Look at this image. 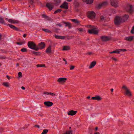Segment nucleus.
Wrapping results in <instances>:
<instances>
[{"label":"nucleus","instance_id":"1","mask_svg":"<svg viewBox=\"0 0 134 134\" xmlns=\"http://www.w3.org/2000/svg\"><path fill=\"white\" fill-rule=\"evenodd\" d=\"M27 46L30 49L36 51V45L34 42L29 41L28 42Z\"/></svg>","mask_w":134,"mask_h":134},{"label":"nucleus","instance_id":"2","mask_svg":"<svg viewBox=\"0 0 134 134\" xmlns=\"http://www.w3.org/2000/svg\"><path fill=\"white\" fill-rule=\"evenodd\" d=\"M122 88L125 90L124 94L126 96L128 97H131L132 95L131 92L128 88L125 86L123 85L122 87Z\"/></svg>","mask_w":134,"mask_h":134},{"label":"nucleus","instance_id":"3","mask_svg":"<svg viewBox=\"0 0 134 134\" xmlns=\"http://www.w3.org/2000/svg\"><path fill=\"white\" fill-rule=\"evenodd\" d=\"M123 22L122 20V17L120 16H116L115 18L114 23L116 25H120L121 23Z\"/></svg>","mask_w":134,"mask_h":134},{"label":"nucleus","instance_id":"4","mask_svg":"<svg viewBox=\"0 0 134 134\" xmlns=\"http://www.w3.org/2000/svg\"><path fill=\"white\" fill-rule=\"evenodd\" d=\"M45 46V43L43 42H41L39 43L37 46H36V49H37L36 51L38 50L39 49H43L44 48Z\"/></svg>","mask_w":134,"mask_h":134},{"label":"nucleus","instance_id":"5","mask_svg":"<svg viewBox=\"0 0 134 134\" xmlns=\"http://www.w3.org/2000/svg\"><path fill=\"white\" fill-rule=\"evenodd\" d=\"M96 14L93 11H89L87 12V16L90 19L94 18Z\"/></svg>","mask_w":134,"mask_h":134},{"label":"nucleus","instance_id":"6","mask_svg":"<svg viewBox=\"0 0 134 134\" xmlns=\"http://www.w3.org/2000/svg\"><path fill=\"white\" fill-rule=\"evenodd\" d=\"M110 3L111 5L115 8L118 6V4L117 0H110Z\"/></svg>","mask_w":134,"mask_h":134},{"label":"nucleus","instance_id":"7","mask_svg":"<svg viewBox=\"0 0 134 134\" xmlns=\"http://www.w3.org/2000/svg\"><path fill=\"white\" fill-rule=\"evenodd\" d=\"M67 78H65L61 77L59 78L57 80V81L60 84L64 83L66 81Z\"/></svg>","mask_w":134,"mask_h":134},{"label":"nucleus","instance_id":"8","mask_svg":"<svg viewBox=\"0 0 134 134\" xmlns=\"http://www.w3.org/2000/svg\"><path fill=\"white\" fill-rule=\"evenodd\" d=\"M88 32L90 34H97L98 33V31L96 30L95 28H93L91 30H88Z\"/></svg>","mask_w":134,"mask_h":134},{"label":"nucleus","instance_id":"9","mask_svg":"<svg viewBox=\"0 0 134 134\" xmlns=\"http://www.w3.org/2000/svg\"><path fill=\"white\" fill-rule=\"evenodd\" d=\"M46 7L49 9V10H51L54 7V6L51 3H47L46 5Z\"/></svg>","mask_w":134,"mask_h":134},{"label":"nucleus","instance_id":"10","mask_svg":"<svg viewBox=\"0 0 134 134\" xmlns=\"http://www.w3.org/2000/svg\"><path fill=\"white\" fill-rule=\"evenodd\" d=\"M60 7L62 8L67 9L68 8V3L66 2H64L63 4L60 6Z\"/></svg>","mask_w":134,"mask_h":134},{"label":"nucleus","instance_id":"11","mask_svg":"<svg viewBox=\"0 0 134 134\" xmlns=\"http://www.w3.org/2000/svg\"><path fill=\"white\" fill-rule=\"evenodd\" d=\"M6 20L8 21L9 22L12 23H18V21L17 20H15L11 19H8V18H5Z\"/></svg>","mask_w":134,"mask_h":134},{"label":"nucleus","instance_id":"12","mask_svg":"<svg viewBox=\"0 0 134 134\" xmlns=\"http://www.w3.org/2000/svg\"><path fill=\"white\" fill-rule=\"evenodd\" d=\"M44 104L45 106L48 107H49L53 105V103L52 102L50 101H46L44 103Z\"/></svg>","mask_w":134,"mask_h":134},{"label":"nucleus","instance_id":"13","mask_svg":"<svg viewBox=\"0 0 134 134\" xmlns=\"http://www.w3.org/2000/svg\"><path fill=\"white\" fill-rule=\"evenodd\" d=\"M101 38L103 41H106L110 39V37L108 36H102L101 37Z\"/></svg>","mask_w":134,"mask_h":134},{"label":"nucleus","instance_id":"14","mask_svg":"<svg viewBox=\"0 0 134 134\" xmlns=\"http://www.w3.org/2000/svg\"><path fill=\"white\" fill-rule=\"evenodd\" d=\"M92 99L93 100H96L97 101H100L102 100V98L100 96H96L95 97H92Z\"/></svg>","mask_w":134,"mask_h":134},{"label":"nucleus","instance_id":"15","mask_svg":"<svg viewBox=\"0 0 134 134\" xmlns=\"http://www.w3.org/2000/svg\"><path fill=\"white\" fill-rule=\"evenodd\" d=\"M77 111H74L73 110H71L69 111L68 113V115L73 116L75 114L77 113Z\"/></svg>","mask_w":134,"mask_h":134},{"label":"nucleus","instance_id":"16","mask_svg":"<svg viewBox=\"0 0 134 134\" xmlns=\"http://www.w3.org/2000/svg\"><path fill=\"white\" fill-rule=\"evenodd\" d=\"M134 37L133 36H131L126 37L124 38V40L129 41H131L132 40Z\"/></svg>","mask_w":134,"mask_h":134},{"label":"nucleus","instance_id":"17","mask_svg":"<svg viewBox=\"0 0 134 134\" xmlns=\"http://www.w3.org/2000/svg\"><path fill=\"white\" fill-rule=\"evenodd\" d=\"M54 36L57 39H61L62 40H64L65 39V36H59V35H57L55 34L54 35Z\"/></svg>","mask_w":134,"mask_h":134},{"label":"nucleus","instance_id":"18","mask_svg":"<svg viewBox=\"0 0 134 134\" xmlns=\"http://www.w3.org/2000/svg\"><path fill=\"white\" fill-rule=\"evenodd\" d=\"M129 15H128L125 14L123 15L122 18V20L123 22L126 21L129 18Z\"/></svg>","mask_w":134,"mask_h":134},{"label":"nucleus","instance_id":"19","mask_svg":"<svg viewBox=\"0 0 134 134\" xmlns=\"http://www.w3.org/2000/svg\"><path fill=\"white\" fill-rule=\"evenodd\" d=\"M62 23L65 24V27L68 26L69 29L71 28V26L69 22L63 21Z\"/></svg>","mask_w":134,"mask_h":134},{"label":"nucleus","instance_id":"20","mask_svg":"<svg viewBox=\"0 0 134 134\" xmlns=\"http://www.w3.org/2000/svg\"><path fill=\"white\" fill-rule=\"evenodd\" d=\"M7 25L9 27H10L12 29L16 31H19V30L18 29L15 27V26L11 24H8Z\"/></svg>","mask_w":134,"mask_h":134},{"label":"nucleus","instance_id":"21","mask_svg":"<svg viewBox=\"0 0 134 134\" xmlns=\"http://www.w3.org/2000/svg\"><path fill=\"white\" fill-rule=\"evenodd\" d=\"M51 46L49 45L47 48L46 51V52L47 53H50L51 52Z\"/></svg>","mask_w":134,"mask_h":134},{"label":"nucleus","instance_id":"22","mask_svg":"<svg viewBox=\"0 0 134 134\" xmlns=\"http://www.w3.org/2000/svg\"><path fill=\"white\" fill-rule=\"evenodd\" d=\"M96 62L95 61H93L90 64L89 66V68H92L96 64Z\"/></svg>","mask_w":134,"mask_h":134},{"label":"nucleus","instance_id":"23","mask_svg":"<svg viewBox=\"0 0 134 134\" xmlns=\"http://www.w3.org/2000/svg\"><path fill=\"white\" fill-rule=\"evenodd\" d=\"M70 49V47L68 46H64L62 49L63 51H68Z\"/></svg>","mask_w":134,"mask_h":134},{"label":"nucleus","instance_id":"24","mask_svg":"<svg viewBox=\"0 0 134 134\" xmlns=\"http://www.w3.org/2000/svg\"><path fill=\"white\" fill-rule=\"evenodd\" d=\"M106 20L105 18L103 16H101L100 17V21L101 22H105L106 21Z\"/></svg>","mask_w":134,"mask_h":134},{"label":"nucleus","instance_id":"25","mask_svg":"<svg viewBox=\"0 0 134 134\" xmlns=\"http://www.w3.org/2000/svg\"><path fill=\"white\" fill-rule=\"evenodd\" d=\"M129 9L128 12L130 13H132L133 11L132 6L131 5H129Z\"/></svg>","mask_w":134,"mask_h":134},{"label":"nucleus","instance_id":"26","mask_svg":"<svg viewBox=\"0 0 134 134\" xmlns=\"http://www.w3.org/2000/svg\"><path fill=\"white\" fill-rule=\"evenodd\" d=\"M83 2H85L87 4H90L92 3V0H82Z\"/></svg>","mask_w":134,"mask_h":134},{"label":"nucleus","instance_id":"27","mask_svg":"<svg viewBox=\"0 0 134 134\" xmlns=\"http://www.w3.org/2000/svg\"><path fill=\"white\" fill-rule=\"evenodd\" d=\"M2 85L7 87H9V84L8 82H3L2 83Z\"/></svg>","mask_w":134,"mask_h":134},{"label":"nucleus","instance_id":"28","mask_svg":"<svg viewBox=\"0 0 134 134\" xmlns=\"http://www.w3.org/2000/svg\"><path fill=\"white\" fill-rule=\"evenodd\" d=\"M0 23L2 24H5L4 23V21L3 18L1 16H0Z\"/></svg>","mask_w":134,"mask_h":134},{"label":"nucleus","instance_id":"29","mask_svg":"<svg viewBox=\"0 0 134 134\" xmlns=\"http://www.w3.org/2000/svg\"><path fill=\"white\" fill-rule=\"evenodd\" d=\"M71 20L73 22L75 23H77V24H79L80 22L77 19H71Z\"/></svg>","mask_w":134,"mask_h":134},{"label":"nucleus","instance_id":"30","mask_svg":"<svg viewBox=\"0 0 134 134\" xmlns=\"http://www.w3.org/2000/svg\"><path fill=\"white\" fill-rule=\"evenodd\" d=\"M42 30H43V31L46 32H50V33L51 32V31L50 30H49L48 29H44V28L42 29Z\"/></svg>","mask_w":134,"mask_h":134},{"label":"nucleus","instance_id":"31","mask_svg":"<svg viewBox=\"0 0 134 134\" xmlns=\"http://www.w3.org/2000/svg\"><path fill=\"white\" fill-rule=\"evenodd\" d=\"M120 51L119 50L114 51L112 52H109L110 53H119Z\"/></svg>","mask_w":134,"mask_h":134},{"label":"nucleus","instance_id":"32","mask_svg":"<svg viewBox=\"0 0 134 134\" xmlns=\"http://www.w3.org/2000/svg\"><path fill=\"white\" fill-rule=\"evenodd\" d=\"M77 29L79 31V32H84V31H85L84 30V29L82 28H77Z\"/></svg>","mask_w":134,"mask_h":134},{"label":"nucleus","instance_id":"33","mask_svg":"<svg viewBox=\"0 0 134 134\" xmlns=\"http://www.w3.org/2000/svg\"><path fill=\"white\" fill-rule=\"evenodd\" d=\"M64 134H72V131L71 130L67 131Z\"/></svg>","mask_w":134,"mask_h":134},{"label":"nucleus","instance_id":"34","mask_svg":"<svg viewBox=\"0 0 134 134\" xmlns=\"http://www.w3.org/2000/svg\"><path fill=\"white\" fill-rule=\"evenodd\" d=\"M37 67H46V66L44 64H38L37 65Z\"/></svg>","mask_w":134,"mask_h":134},{"label":"nucleus","instance_id":"35","mask_svg":"<svg viewBox=\"0 0 134 134\" xmlns=\"http://www.w3.org/2000/svg\"><path fill=\"white\" fill-rule=\"evenodd\" d=\"M48 132V130L47 129H44L41 134H46Z\"/></svg>","mask_w":134,"mask_h":134},{"label":"nucleus","instance_id":"36","mask_svg":"<svg viewBox=\"0 0 134 134\" xmlns=\"http://www.w3.org/2000/svg\"><path fill=\"white\" fill-rule=\"evenodd\" d=\"M32 53L36 55H39L40 54V52H35L33 51L32 52Z\"/></svg>","mask_w":134,"mask_h":134},{"label":"nucleus","instance_id":"37","mask_svg":"<svg viewBox=\"0 0 134 134\" xmlns=\"http://www.w3.org/2000/svg\"><path fill=\"white\" fill-rule=\"evenodd\" d=\"M101 3L103 7L107 5L108 4V3L107 2H104Z\"/></svg>","mask_w":134,"mask_h":134},{"label":"nucleus","instance_id":"38","mask_svg":"<svg viewBox=\"0 0 134 134\" xmlns=\"http://www.w3.org/2000/svg\"><path fill=\"white\" fill-rule=\"evenodd\" d=\"M25 41H23V42H17L16 43L17 44H18V45H21L23 44H25Z\"/></svg>","mask_w":134,"mask_h":134},{"label":"nucleus","instance_id":"39","mask_svg":"<svg viewBox=\"0 0 134 134\" xmlns=\"http://www.w3.org/2000/svg\"><path fill=\"white\" fill-rule=\"evenodd\" d=\"M20 51H21L23 52H26L27 51V49L24 48H22Z\"/></svg>","mask_w":134,"mask_h":134},{"label":"nucleus","instance_id":"40","mask_svg":"<svg viewBox=\"0 0 134 134\" xmlns=\"http://www.w3.org/2000/svg\"><path fill=\"white\" fill-rule=\"evenodd\" d=\"M62 11V10L60 9H58L56 10L54 13V14H56Z\"/></svg>","mask_w":134,"mask_h":134},{"label":"nucleus","instance_id":"41","mask_svg":"<svg viewBox=\"0 0 134 134\" xmlns=\"http://www.w3.org/2000/svg\"><path fill=\"white\" fill-rule=\"evenodd\" d=\"M1 53H6L7 52L5 50L3 49H1Z\"/></svg>","mask_w":134,"mask_h":134},{"label":"nucleus","instance_id":"42","mask_svg":"<svg viewBox=\"0 0 134 134\" xmlns=\"http://www.w3.org/2000/svg\"><path fill=\"white\" fill-rule=\"evenodd\" d=\"M103 7L102 5V4H101V3H100L97 6V8L99 9H100L102 7Z\"/></svg>","mask_w":134,"mask_h":134},{"label":"nucleus","instance_id":"43","mask_svg":"<svg viewBox=\"0 0 134 134\" xmlns=\"http://www.w3.org/2000/svg\"><path fill=\"white\" fill-rule=\"evenodd\" d=\"M56 3L59 4L60 3V0H53Z\"/></svg>","mask_w":134,"mask_h":134},{"label":"nucleus","instance_id":"44","mask_svg":"<svg viewBox=\"0 0 134 134\" xmlns=\"http://www.w3.org/2000/svg\"><path fill=\"white\" fill-rule=\"evenodd\" d=\"M131 32L132 34H134V26L132 27V29H131Z\"/></svg>","mask_w":134,"mask_h":134},{"label":"nucleus","instance_id":"45","mask_svg":"<svg viewBox=\"0 0 134 134\" xmlns=\"http://www.w3.org/2000/svg\"><path fill=\"white\" fill-rule=\"evenodd\" d=\"M6 58V57L5 56H1L0 55V59L2 60L3 59H5Z\"/></svg>","mask_w":134,"mask_h":134},{"label":"nucleus","instance_id":"46","mask_svg":"<svg viewBox=\"0 0 134 134\" xmlns=\"http://www.w3.org/2000/svg\"><path fill=\"white\" fill-rule=\"evenodd\" d=\"M49 94H50L52 96H56V95L54 93H51V92H49Z\"/></svg>","mask_w":134,"mask_h":134},{"label":"nucleus","instance_id":"47","mask_svg":"<svg viewBox=\"0 0 134 134\" xmlns=\"http://www.w3.org/2000/svg\"><path fill=\"white\" fill-rule=\"evenodd\" d=\"M59 30H60V29L58 28H55L54 29V31L55 32H57V33L58 32V31Z\"/></svg>","mask_w":134,"mask_h":134},{"label":"nucleus","instance_id":"48","mask_svg":"<svg viewBox=\"0 0 134 134\" xmlns=\"http://www.w3.org/2000/svg\"><path fill=\"white\" fill-rule=\"evenodd\" d=\"M66 37H67V39L68 40H69V39H71V38H72L73 37L72 36H66Z\"/></svg>","mask_w":134,"mask_h":134},{"label":"nucleus","instance_id":"49","mask_svg":"<svg viewBox=\"0 0 134 134\" xmlns=\"http://www.w3.org/2000/svg\"><path fill=\"white\" fill-rule=\"evenodd\" d=\"M18 76L19 77H22V73L21 72H19L18 73Z\"/></svg>","mask_w":134,"mask_h":134},{"label":"nucleus","instance_id":"50","mask_svg":"<svg viewBox=\"0 0 134 134\" xmlns=\"http://www.w3.org/2000/svg\"><path fill=\"white\" fill-rule=\"evenodd\" d=\"M70 70H72L74 69V68H75V66L73 65H71L70 66Z\"/></svg>","mask_w":134,"mask_h":134},{"label":"nucleus","instance_id":"51","mask_svg":"<svg viewBox=\"0 0 134 134\" xmlns=\"http://www.w3.org/2000/svg\"><path fill=\"white\" fill-rule=\"evenodd\" d=\"M4 130V128L1 127H0V132H2Z\"/></svg>","mask_w":134,"mask_h":134},{"label":"nucleus","instance_id":"52","mask_svg":"<svg viewBox=\"0 0 134 134\" xmlns=\"http://www.w3.org/2000/svg\"><path fill=\"white\" fill-rule=\"evenodd\" d=\"M111 59H113V60H114L115 61H116L118 60V59L114 57H112L111 58Z\"/></svg>","mask_w":134,"mask_h":134},{"label":"nucleus","instance_id":"53","mask_svg":"<svg viewBox=\"0 0 134 134\" xmlns=\"http://www.w3.org/2000/svg\"><path fill=\"white\" fill-rule=\"evenodd\" d=\"M29 2V3H30L31 4H32L33 2H34V1L33 0H28Z\"/></svg>","mask_w":134,"mask_h":134},{"label":"nucleus","instance_id":"54","mask_svg":"<svg viewBox=\"0 0 134 134\" xmlns=\"http://www.w3.org/2000/svg\"><path fill=\"white\" fill-rule=\"evenodd\" d=\"M42 16L43 18H47L48 16L46 15H45L44 14H43L42 15Z\"/></svg>","mask_w":134,"mask_h":134},{"label":"nucleus","instance_id":"55","mask_svg":"<svg viewBox=\"0 0 134 134\" xmlns=\"http://www.w3.org/2000/svg\"><path fill=\"white\" fill-rule=\"evenodd\" d=\"M119 50L120 51H122L123 52H125V51H126V50L125 49H121Z\"/></svg>","mask_w":134,"mask_h":134},{"label":"nucleus","instance_id":"56","mask_svg":"<svg viewBox=\"0 0 134 134\" xmlns=\"http://www.w3.org/2000/svg\"><path fill=\"white\" fill-rule=\"evenodd\" d=\"M63 60L65 61V64H67V62L66 61V60L64 58H63Z\"/></svg>","mask_w":134,"mask_h":134},{"label":"nucleus","instance_id":"57","mask_svg":"<svg viewBox=\"0 0 134 134\" xmlns=\"http://www.w3.org/2000/svg\"><path fill=\"white\" fill-rule=\"evenodd\" d=\"M80 44H81L82 45H85V42L80 41Z\"/></svg>","mask_w":134,"mask_h":134},{"label":"nucleus","instance_id":"58","mask_svg":"<svg viewBox=\"0 0 134 134\" xmlns=\"http://www.w3.org/2000/svg\"><path fill=\"white\" fill-rule=\"evenodd\" d=\"M49 92H43V93L44 94H47L49 95Z\"/></svg>","mask_w":134,"mask_h":134},{"label":"nucleus","instance_id":"59","mask_svg":"<svg viewBox=\"0 0 134 134\" xmlns=\"http://www.w3.org/2000/svg\"><path fill=\"white\" fill-rule=\"evenodd\" d=\"M56 25L57 26H59L60 27L62 26V25L60 23L57 24H56Z\"/></svg>","mask_w":134,"mask_h":134},{"label":"nucleus","instance_id":"60","mask_svg":"<svg viewBox=\"0 0 134 134\" xmlns=\"http://www.w3.org/2000/svg\"><path fill=\"white\" fill-rule=\"evenodd\" d=\"M94 26H92L91 25H87V27H92H92H93ZM92 28H93V27H92Z\"/></svg>","mask_w":134,"mask_h":134},{"label":"nucleus","instance_id":"61","mask_svg":"<svg viewBox=\"0 0 134 134\" xmlns=\"http://www.w3.org/2000/svg\"><path fill=\"white\" fill-rule=\"evenodd\" d=\"M27 35V34H24L23 35V37H25Z\"/></svg>","mask_w":134,"mask_h":134},{"label":"nucleus","instance_id":"62","mask_svg":"<svg viewBox=\"0 0 134 134\" xmlns=\"http://www.w3.org/2000/svg\"><path fill=\"white\" fill-rule=\"evenodd\" d=\"M35 127H36L38 128H40V126L39 125H36L35 126Z\"/></svg>","mask_w":134,"mask_h":134},{"label":"nucleus","instance_id":"63","mask_svg":"<svg viewBox=\"0 0 134 134\" xmlns=\"http://www.w3.org/2000/svg\"><path fill=\"white\" fill-rule=\"evenodd\" d=\"M6 76L8 78V80L9 79H10V77L9 76H8V75H7Z\"/></svg>","mask_w":134,"mask_h":134},{"label":"nucleus","instance_id":"64","mask_svg":"<svg viewBox=\"0 0 134 134\" xmlns=\"http://www.w3.org/2000/svg\"><path fill=\"white\" fill-rule=\"evenodd\" d=\"M89 55H90L91 54H92V53L91 52H89L88 53H87Z\"/></svg>","mask_w":134,"mask_h":134}]
</instances>
